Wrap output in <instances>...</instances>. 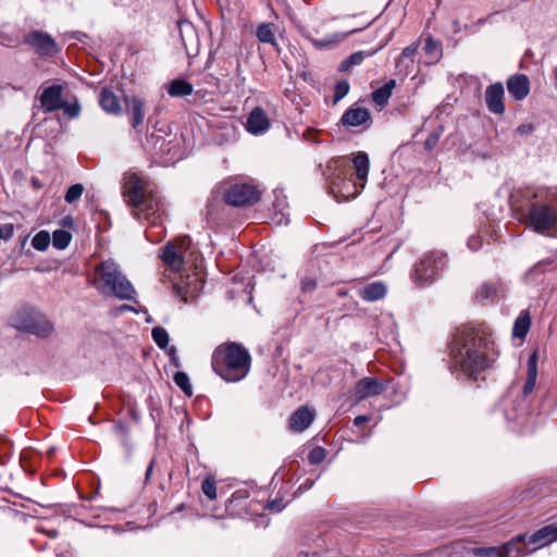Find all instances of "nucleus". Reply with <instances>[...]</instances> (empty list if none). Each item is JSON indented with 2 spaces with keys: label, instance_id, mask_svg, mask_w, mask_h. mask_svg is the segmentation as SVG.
<instances>
[{
  "label": "nucleus",
  "instance_id": "nucleus-1",
  "mask_svg": "<svg viewBox=\"0 0 557 557\" xmlns=\"http://www.w3.org/2000/svg\"><path fill=\"white\" fill-rule=\"evenodd\" d=\"M449 349L456 370L472 381L492 369L499 357L492 332L486 326L474 323L463 324L455 330Z\"/></svg>",
  "mask_w": 557,
  "mask_h": 557
},
{
  "label": "nucleus",
  "instance_id": "nucleus-2",
  "mask_svg": "<svg viewBox=\"0 0 557 557\" xmlns=\"http://www.w3.org/2000/svg\"><path fill=\"white\" fill-rule=\"evenodd\" d=\"M211 366L213 371L225 382H239L250 371L251 356L244 345L227 342L214 349Z\"/></svg>",
  "mask_w": 557,
  "mask_h": 557
},
{
  "label": "nucleus",
  "instance_id": "nucleus-3",
  "mask_svg": "<svg viewBox=\"0 0 557 557\" xmlns=\"http://www.w3.org/2000/svg\"><path fill=\"white\" fill-rule=\"evenodd\" d=\"M537 197V191L525 195L529 201V208L525 211L518 205L516 196H511V208L520 222L536 233L546 234L557 228V207L549 201H536Z\"/></svg>",
  "mask_w": 557,
  "mask_h": 557
},
{
  "label": "nucleus",
  "instance_id": "nucleus-4",
  "mask_svg": "<svg viewBox=\"0 0 557 557\" xmlns=\"http://www.w3.org/2000/svg\"><path fill=\"white\" fill-rule=\"evenodd\" d=\"M94 286L103 296H113L121 300L136 299L137 293L133 284L112 260L96 265Z\"/></svg>",
  "mask_w": 557,
  "mask_h": 557
},
{
  "label": "nucleus",
  "instance_id": "nucleus-5",
  "mask_svg": "<svg viewBox=\"0 0 557 557\" xmlns=\"http://www.w3.org/2000/svg\"><path fill=\"white\" fill-rule=\"evenodd\" d=\"M447 265V256L442 251H429L413 265L410 277L417 287L431 285Z\"/></svg>",
  "mask_w": 557,
  "mask_h": 557
},
{
  "label": "nucleus",
  "instance_id": "nucleus-6",
  "mask_svg": "<svg viewBox=\"0 0 557 557\" xmlns=\"http://www.w3.org/2000/svg\"><path fill=\"white\" fill-rule=\"evenodd\" d=\"M12 325L21 332L34 334L38 337H48L53 331L51 322L44 314L33 309L16 312L12 318Z\"/></svg>",
  "mask_w": 557,
  "mask_h": 557
},
{
  "label": "nucleus",
  "instance_id": "nucleus-7",
  "mask_svg": "<svg viewBox=\"0 0 557 557\" xmlns=\"http://www.w3.org/2000/svg\"><path fill=\"white\" fill-rule=\"evenodd\" d=\"M148 184L137 174L128 175L123 185V196L128 206L139 209L147 207L152 209V205L148 203Z\"/></svg>",
  "mask_w": 557,
  "mask_h": 557
},
{
  "label": "nucleus",
  "instance_id": "nucleus-8",
  "mask_svg": "<svg viewBox=\"0 0 557 557\" xmlns=\"http://www.w3.org/2000/svg\"><path fill=\"white\" fill-rule=\"evenodd\" d=\"M261 198V191L249 183H235L224 194L227 205L234 207L253 206Z\"/></svg>",
  "mask_w": 557,
  "mask_h": 557
},
{
  "label": "nucleus",
  "instance_id": "nucleus-9",
  "mask_svg": "<svg viewBox=\"0 0 557 557\" xmlns=\"http://www.w3.org/2000/svg\"><path fill=\"white\" fill-rule=\"evenodd\" d=\"M24 44L41 59L52 58L60 52V48L52 36L42 30H33L26 34Z\"/></svg>",
  "mask_w": 557,
  "mask_h": 557
},
{
  "label": "nucleus",
  "instance_id": "nucleus-10",
  "mask_svg": "<svg viewBox=\"0 0 557 557\" xmlns=\"http://www.w3.org/2000/svg\"><path fill=\"white\" fill-rule=\"evenodd\" d=\"M387 388L384 381L376 377L367 376L360 379L354 388L355 397L358 401L369 397L381 395Z\"/></svg>",
  "mask_w": 557,
  "mask_h": 557
},
{
  "label": "nucleus",
  "instance_id": "nucleus-11",
  "mask_svg": "<svg viewBox=\"0 0 557 557\" xmlns=\"http://www.w3.org/2000/svg\"><path fill=\"white\" fill-rule=\"evenodd\" d=\"M185 238L178 239L175 244L168 243L162 248L161 259L172 270L178 272L184 265L183 251L185 250Z\"/></svg>",
  "mask_w": 557,
  "mask_h": 557
},
{
  "label": "nucleus",
  "instance_id": "nucleus-12",
  "mask_svg": "<svg viewBox=\"0 0 557 557\" xmlns=\"http://www.w3.org/2000/svg\"><path fill=\"white\" fill-rule=\"evenodd\" d=\"M201 287L202 283L196 275L187 277L181 276L177 282H174L173 292L177 297L186 302L188 299L194 298Z\"/></svg>",
  "mask_w": 557,
  "mask_h": 557
},
{
  "label": "nucleus",
  "instance_id": "nucleus-13",
  "mask_svg": "<svg viewBox=\"0 0 557 557\" xmlns=\"http://www.w3.org/2000/svg\"><path fill=\"white\" fill-rule=\"evenodd\" d=\"M271 126L270 119L261 107H256L249 113L246 122V129L252 135L267 132Z\"/></svg>",
  "mask_w": 557,
  "mask_h": 557
},
{
  "label": "nucleus",
  "instance_id": "nucleus-14",
  "mask_svg": "<svg viewBox=\"0 0 557 557\" xmlns=\"http://www.w3.org/2000/svg\"><path fill=\"white\" fill-rule=\"evenodd\" d=\"M504 86L502 83H495L487 86L485 90V103L487 109L495 114L505 112Z\"/></svg>",
  "mask_w": 557,
  "mask_h": 557
},
{
  "label": "nucleus",
  "instance_id": "nucleus-15",
  "mask_svg": "<svg viewBox=\"0 0 557 557\" xmlns=\"http://www.w3.org/2000/svg\"><path fill=\"white\" fill-rule=\"evenodd\" d=\"M62 92L61 85H52L44 89L40 95V103L45 112H53L60 110L62 107Z\"/></svg>",
  "mask_w": 557,
  "mask_h": 557
},
{
  "label": "nucleus",
  "instance_id": "nucleus-16",
  "mask_svg": "<svg viewBox=\"0 0 557 557\" xmlns=\"http://www.w3.org/2000/svg\"><path fill=\"white\" fill-rule=\"evenodd\" d=\"M125 104L131 124L133 128L138 132L145 117V101L137 96L125 97Z\"/></svg>",
  "mask_w": 557,
  "mask_h": 557
},
{
  "label": "nucleus",
  "instance_id": "nucleus-17",
  "mask_svg": "<svg viewBox=\"0 0 557 557\" xmlns=\"http://www.w3.org/2000/svg\"><path fill=\"white\" fill-rule=\"evenodd\" d=\"M315 412L307 406L299 407L289 418V429L294 432H302L310 426Z\"/></svg>",
  "mask_w": 557,
  "mask_h": 557
},
{
  "label": "nucleus",
  "instance_id": "nucleus-18",
  "mask_svg": "<svg viewBox=\"0 0 557 557\" xmlns=\"http://www.w3.org/2000/svg\"><path fill=\"white\" fill-rule=\"evenodd\" d=\"M507 89L516 100H522L530 91L529 78L524 74L512 75L507 81Z\"/></svg>",
  "mask_w": 557,
  "mask_h": 557
},
{
  "label": "nucleus",
  "instance_id": "nucleus-19",
  "mask_svg": "<svg viewBox=\"0 0 557 557\" xmlns=\"http://www.w3.org/2000/svg\"><path fill=\"white\" fill-rule=\"evenodd\" d=\"M293 23L294 25L296 26V28L298 29V32L306 38L308 39L310 42H312V45L318 48V49H322V48H325L332 44H335V42H338L339 41V37L337 36V34L335 35H331L324 39H315L312 37V32H310V27L309 25H305L300 22V20L298 18H293Z\"/></svg>",
  "mask_w": 557,
  "mask_h": 557
},
{
  "label": "nucleus",
  "instance_id": "nucleus-20",
  "mask_svg": "<svg viewBox=\"0 0 557 557\" xmlns=\"http://www.w3.org/2000/svg\"><path fill=\"white\" fill-rule=\"evenodd\" d=\"M345 126L357 127L371 121V114L366 108H350L342 116Z\"/></svg>",
  "mask_w": 557,
  "mask_h": 557
},
{
  "label": "nucleus",
  "instance_id": "nucleus-21",
  "mask_svg": "<svg viewBox=\"0 0 557 557\" xmlns=\"http://www.w3.org/2000/svg\"><path fill=\"white\" fill-rule=\"evenodd\" d=\"M99 104L109 114L117 115L122 112L119 97L109 88L101 89Z\"/></svg>",
  "mask_w": 557,
  "mask_h": 557
},
{
  "label": "nucleus",
  "instance_id": "nucleus-22",
  "mask_svg": "<svg viewBox=\"0 0 557 557\" xmlns=\"http://www.w3.org/2000/svg\"><path fill=\"white\" fill-rule=\"evenodd\" d=\"M557 540V523L548 524L536 531L529 539V544L542 547Z\"/></svg>",
  "mask_w": 557,
  "mask_h": 557
},
{
  "label": "nucleus",
  "instance_id": "nucleus-23",
  "mask_svg": "<svg viewBox=\"0 0 557 557\" xmlns=\"http://www.w3.org/2000/svg\"><path fill=\"white\" fill-rule=\"evenodd\" d=\"M386 292L387 288L384 283L373 282L359 289V296L366 301L373 302L384 298Z\"/></svg>",
  "mask_w": 557,
  "mask_h": 557
},
{
  "label": "nucleus",
  "instance_id": "nucleus-24",
  "mask_svg": "<svg viewBox=\"0 0 557 557\" xmlns=\"http://www.w3.org/2000/svg\"><path fill=\"white\" fill-rule=\"evenodd\" d=\"M352 164H354L356 177L360 182L361 188H363L364 183L368 177V174H369V168H370V161H369L368 154L363 151L358 152L352 159Z\"/></svg>",
  "mask_w": 557,
  "mask_h": 557
},
{
  "label": "nucleus",
  "instance_id": "nucleus-25",
  "mask_svg": "<svg viewBox=\"0 0 557 557\" xmlns=\"http://www.w3.org/2000/svg\"><path fill=\"white\" fill-rule=\"evenodd\" d=\"M527 535H518L511 541L505 543L499 546V555L500 557H518V555L523 550V548L528 545L525 543Z\"/></svg>",
  "mask_w": 557,
  "mask_h": 557
},
{
  "label": "nucleus",
  "instance_id": "nucleus-26",
  "mask_svg": "<svg viewBox=\"0 0 557 557\" xmlns=\"http://www.w3.org/2000/svg\"><path fill=\"white\" fill-rule=\"evenodd\" d=\"M385 45L386 42H383L375 50H372L370 52L357 51L351 53L348 58L341 62L338 70L341 72H346L350 67L361 64L366 58L374 55L377 51L383 49Z\"/></svg>",
  "mask_w": 557,
  "mask_h": 557
},
{
  "label": "nucleus",
  "instance_id": "nucleus-27",
  "mask_svg": "<svg viewBox=\"0 0 557 557\" xmlns=\"http://www.w3.org/2000/svg\"><path fill=\"white\" fill-rule=\"evenodd\" d=\"M277 26L274 23H261L257 26L256 37L262 44H269L273 47H277L275 33Z\"/></svg>",
  "mask_w": 557,
  "mask_h": 557
},
{
  "label": "nucleus",
  "instance_id": "nucleus-28",
  "mask_svg": "<svg viewBox=\"0 0 557 557\" xmlns=\"http://www.w3.org/2000/svg\"><path fill=\"white\" fill-rule=\"evenodd\" d=\"M395 87V79L387 81L382 87L372 92L373 102L379 107H384L388 102Z\"/></svg>",
  "mask_w": 557,
  "mask_h": 557
},
{
  "label": "nucleus",
  "instance_id": "nucleus-29",
  "mask_svg": "<svg viewBox=\"0 0 557 557\" xmlns=\"http://www.w3.org/2000/svg\"><path fill=\"white\" fill-rule=\"evenodd\" d=\"M424 52L429 58L426 63L434 64L440 61L443 55L441 42L435 40L431 35L424 39Z\"/></svg>",
  "mask_w": 557,
  "mask_h": 557
},
{
  "label": "nucleus",
  "instance_id": "nucleus-30",
  "mask_svg": "<svg viewBox=\"0 0 557 557\" xmlns=\"http://www.w3.org/2000/svg\"><path fill=\"white\" fill-rule=\"evenodd\" d=\"M536 355L533 354L528 362V373H527V380L523 385V396H529L535 387L536 384V377H537V368H536Z\"/></svg>",
  "mask_w": 557,
  "mask_h": 557
},
{
  "label": "nucleus",
  "instance_id": "nucleus-31",
  "mask_svg": "<svg viewBox=\"0 0 557 557\" xmlns=\"http://www.w3.org/2000/svg\"><path fill=\"white\" fill-rule=\"evenodd\" d=\"M194 87L185 79H173L168 87V94L171 97H186L191 95Z\"/></svg>",
  "mask_w": 557,
  "mask_h": 557
},
{
  "label": "nucleus",
  "instance_id": "nucleus-32",
  "mask_svg": "<svg viewBox=\"0 0 557 557\" xmlns=\"http://www.w3.org/2000/svg\"><path fill=\"white\" fill-rule=\"evenodd\" d=\"M531 325V319L528 312H521L520 315L516 319L512 334L515 337L524 338L527 333L529 332Z\"/></svg>",
  "mask_w": 557,
  "mask_h": 557
},
{
  "label": "nucleus",
  "instance_id": "nucleus-33",
  "mask_svg": "<svg viewBox=\"0 0 557 557\" xmlns=\"http://www.w3.org/2000/svg\"><path fill=\"white\" fill-rule=\"evenodd\" d=\"M72 235L65 230H57L52 235V244L57 249H64L70 245Z\"/></svg>",
  "mask_w": 557,
  "mask_h": 557
},
{
  "label": "nucleus",
  "instance_id": "nucleus-34",
  "mask_svg": "<svg viewBox=\"0 0 557 557\" xmlns=\"http://www.w3.org/2000/svg\"><path fill=\"white\" fill-rule=\"evenodd\" d=\"M173 381L187 396L190 397L193 395V387L185 372H176L173 376Z\"/></svg>",
  "mask_w": 557,
  "mask_h": 557
},
{
  "label": "nucleus",
  "instance_id": "nucleus-35",
  "mask_svg": "<svg viewBox=\"0 0 557 557\" xmlns=\"http://www.w3.org/2000/svg\"><path fill=\"white\" fill-rule=\"evenodd\" d=\"M49 244L50 235L47 231L38 232L32 240L33 247L38 251H45L48 248Z\"/></svg>",
  "mask_w": 557,
  "mask_h": 557
},
{
  "label": "nucleus",
  "instance_id": "nucleus-36",
  "mask_svg": "<svg viewBox=\"0 0 557 557\" xmlns=\"http://www.w3.org/2000/svg\"><path fill=\"white\" fill-rule=\"evenodd\" d=\"M152 339L161 349H164L169 344V334L165 329L156 326L151 332Z\"/></svg>",
  "mask_w": 557,
  "mask_h": 557
},
{
  "label": "nucleus",
  "instance_id": "nucleus-37",
  "mask_svg": "<svg viewBox=\"0 0 557 557\" xmlns=\"http://www.w3.org/2000/svg\"><path fill=\"white\" fill-rule=\"evenodd\" d=\"M202 493L210 499H216V482L213 476H207L201 484Z\"/></svg>",
  "mask_w": 557,
  "mask_h": 557
},
{
  "label": "nucleus",
  "instance_id": "nucleus-38",
  "mask_svg": "<svg viewBox=\"0 0 557 557\" xmlns=\"http://www.w3.org/2000/svg\"><path fill=\"white\" fill-rule=\"evenodd\" d=\"M84 193V186L79 183L70 186L64 195V200L67 203H73L78 200Z\"/></svg>",
  "mask_w": 557,
  "mask_h": 557
},
{
  "label": "nucleus",
  "instance_id": "nucleus-39",
  "mask_svg": "<svg viewBox=\"0 0 557 557\" xmlns=\"http://www.w3.org/2000/svg\"><path fill=\"white\" fill-rule=\"evenodd\" d=\"M471 552L476 557H500L499 548L494 546L474 547Z\"/></svg>",
  "mask_w": 557,
  "mask_h": 557
},
{
  "label": "nucleus",
  "instance_id": "nucleus-40",
  "mask_svg": "<svg viewBox=\"0 0 557 557\" xmlns=\"http://www.w3.org/2000/svg\"><path fill=\"white\" fill-rule=\"evenodd\" d=\"M326 457V450L320 446L312 448L308 454V460L311 465L321 463Z\"/></svg>",
  "mask_w": 557,
  "mask_h": 557
},
{
  "label": "nucleus",
  "instance_id": "nucleus-41",
  "mask_svg": "<svg viewBox=\"0 0 557 557\" xmlns=\"http://www.w3.org/2000/svg\"><path fill=\"white\" fill-rule=\"evenodd\" d=\"M61 109L63 110L64 114L71 119L77 117L81 113V106L77 100L72 103L63 100Z\"/></svg>",
  "mask_w": 557,
  "mask_h": 557
},
{
  "label": "nucleus",
  "instance_id": "nucleus-42",
  "mask_svg": "<svg viewBox=\"0 0 557 557\" xmlns=\"http://www.w3.org/2000/svg\"><path fill=\"white\" fill-rule=\"evenodd\" d=\"M420 47V41L416 40L411 42L409 46L403 49L400 58L397 61V65L405 59H412L414 54L417 53L418 49ZM413 62V60H411Z\"/></svg>",
  "mask_w": 557,
  "mask_h": 557
},
{
  "label": "nucleus",
  "instance_id": "nucleus-43",
  "mask_svg": "<svg viewBox=\"0 0 557 557\" xmlns=\"http://www.w3.org/2000/svg\"><path fill=\"white\" fill-rule=\"evenodd\" d=\"M349 91V83L347 81L337 82L334 89V103L343 99Z\"/></svg>",
  "mask_w": 557,
  "mask_h": 557
},
{
  "label": "nucleus",
  "instance_id": "nucleus-44",
  "mask_svg": "<svg viewBox=\"0 0 557 557\" xmlns=\"http://www.w3.org/2000/svg\"><path fill=\"white\" fill-rule=\"evenodd\" d=\"M496 294V287L493 284H483L476 293V298L480 300H486Z\"/></svg>",
  "mask_w": 557,
  "mask_h": 557
},
{
  "label": "nucleus",
  "instance_id": "nucleus-45",
  "mask_svg": "<svg viewBox=\"0 0 557 557\" xmlns=\"http://www.w3.org/2000/svg\"><path fill=\"white\" fill-rule=\"evenodd\" d=\"M165 143V139L163 136L161 135H158L156 133H151L148 137H147V144L150 146L151 149H160V150H163V145Z\"/></svg>",
  "mask_w": 557,
  "mask_h": 557
},
{
  "label": "nucleus",
  "instance_id": "nucleus-46",
  "mask_svg": "<svg viewBox=\"0 0 557 557\" xmlns=\"http://www.w3.org/2000/svg\"><path fill=\"white\" fill-rule=\"evenodd\" d=\"M317 287V282L313 278L306 277L301 281V289L305 293L313 292Z\"/></svg>",
  "mask_w": 557,
  "mask_h": 557
},
{
  "label": "nucleus",
  "instance_id": "nucleus-47",
  "mask_svg": "<svg viewBox=\"0 0 557 557\" xmlns=\"http://www.w3.org/2000/svg\"><path fill=\"white\" fill-rule=\"evenodd\" d=\"M2 227V238L4 240H9L13 237L14 234V225L13 224H4Z\"/></svg>",
  "mask_w": 557,
  "mask_h": 557
},
{
  "label": "nucleus",
  "instance_id": "nucleus-48",
  "mask_svg": "<svg viewBox=\"0 0 557 557\" xmlns=\"http://www.w3.org/2000/svg\"><path fill=\"white\" fill-rule=\"evenodd\" d=\"M534 131V125L532 123L521 124L517 127V133L519 135H529Z\"/></svg>",
  "mask_w": 557,
  "mask_h": 557
},
{
  "label": "nucleus",
  "instance_id": "nucleus-49",
  "mask_svg": "<svg viewBox=\"0 0 557 557\" xmlns=\"http://www.w3.org/2000/svg\"><path fill=\"white\" fill-rule=\"evenodd\" d=\"M438 141V137L434 134H431L428 136V138L424 141V147L428 150H432Z\"/></svg>",
  "mask_w": 557,
  "mask_h": 557
},
{
  "label": "nucleus",
  "instance_id": "nucleus-50",
  "mask_svg": "<svg viewBox=\"0 0 557 557\" xmlns=\"http://www.w3.org/2000/svg\"><path fill=\"white\" fill-rule=\"evenodd\" d=\"M302 24L304 22L300 21ZM319 20L314 16L313 13H310L308 16V21L305 23V25H309L310 32L314 30V33H318V29L314 28L315 24H318Z\"/></svg>",
  "mask_w": 557,
  "mask_h": 557
},
{
  "label": "nucleus",
  "instance_id": "nucleus-51",
  "mask_svg": "<svg viewBox=\"0 0 557 557\" xmlns=\"http://www.w3.org/2000/svg\"><path fill=\"white\" fill-rule=\"evenodd\" d=\"M370 419L367 416H357L354 420V424L356 426H361L363 423L368 422Z\"/></svg>",
  "mask_w": 557,
  "mask_h": 557
},
{
  "label": "nucleus",
  "instance_id": "nucleus-52",
  "mask_svg": "<svg viewBox=\"0 0 557 557\" xmlns=\"http://www.w3.org/2000/svg\"><path fill=\"white\" fill-rule=\"evenodd\" d=\"M270 510L274 511H281L283 509V506L276 500L270 502L267 506Z\"/></svg>",
  "mask_w": 557,
  "mask_h": 557
},
{
  "label": "nucleus",
  "instance_id": "nucleus-53",
  "mask_svg": "<svg viewBox=\"0 0 557 557\" xmlns=\"http://www.w3.org/2000/svg\"><path fill=\"white\" fill-rule=\"evenodd\" d=\"M131 310H134L131 306H128V305H121L120 307H117L115 309V314L123 313L125 311H131Z\"/></svg>",
  "mask_w": 557,
  "mask_h": 557
},
{
  "label": "nucleus",
  "instance_id": "nucleus-54",
  "mask_svg": "<svg viewBox=\"0 0 557 557\" xmlns=\"http://www.w3.org/2000/svg\"><path fill=\"white\" fill-rule=\"evenodd\" d=\"M176 352V349L175 347H172L171 350H170V356H171V359H172V362L176 366V367H180V362H178V359L175 355Z\"/></svg>",
  "mask_w": 557,
  "mask_h": 557
},
{
  "label": "nucleus",
  "instance_id": "nucleus-55",
  "mask_svg": "<svg viewBox=\"0 0 557 557\" xmlns=\"http://www.w3.org/2000/svg\"><path fill=\"white\" fill-rule=\"evenodd\" d=\"M153 466H154V460H151V461L149 462V465H148L147 470H146V479H145V481H146V482H148V480H149V478H150V475H151V472H152V470H153Z\"/></svg>",
  "mask_w": 557,
  "mask_h": 557
},
{
  "label": "nucleus",
  "instance_id": "nucleus-56",
  "mask_svg": "<svg viewBox=\"0 0 557 557\" xmlns=\"http://www.w3.org/2000/svg\"><path fill=\"white\" fill-rule=\"evenodd\" d=\"M504 410H505V414H506L507 420H516L518 418V414L509 412V410L507 408V404H505Z\"/></svg>",
  "mask_w": 557,
  "mask_h": 557
},
{
  "label": "nucleus",
  "instance_id": "nucleus-57",
  "mask_svg": "<svg viewBox=\"0 0 557 557\" xmlns=\"http://www.w3.org/2000/svg\"><path fill=\"white\" fill-rule=\"evenodd\" d=\"M312 484H313V482H309V480H307L304 485H305V487H311Z\"/></svg>",
  "mask_w": 557,
  "mask_h": 557
},
{
  "label": "nucleus",
  "instance_id": "nucleus-58",
  "mask_svg": "<svg viewBox=\"0 0 557 557\" xmlns=\"http://www.w3.org/2000/svg\"><path fill=\"white\" fill-rule=\"evenodd\" d=\"M347 35H348V33H347V34H344V36H339V35H337V36L339 37V40H341V39H343L344 37H347Z\"/></svg>",
  "mask_w": 557,
  "mask_h": 557
},
{
  "label": "nucleus",
  "instance_id": "nucleus-59",
  "mask_svg": "<svg viewBox=\"0 0 557 557\" xmlns=\"http://www.w3.org/2000/svg\"><path fill=\"white\" fill-rule=\"evenodd\" d=\"M357 29H351L350 32H348V34H352L355 33Z\"/></svg>",
  "mask_w": 557,
  "mask_h": 557
}]
</instances>
